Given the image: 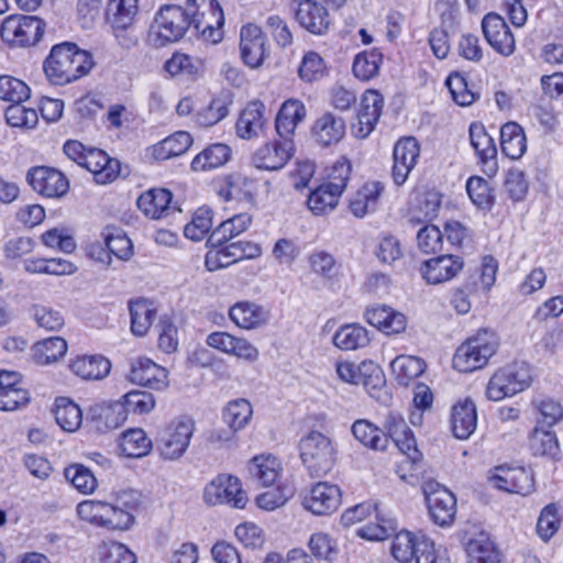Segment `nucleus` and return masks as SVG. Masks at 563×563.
Returning <instances> with one entry per match:
<instances>
[{"instance_id":"412c9836","label":"nucleus","mask_w":563,"mask_h":563,"mask_svg":"<svg viewBox=\"0 0 563 563\" xmlns=\"http://www.w3.org/2000/svg\"><path fill=\"white\" fill-rule=\"evenodd\" d=\"M341 504V490L336 485L327 482L316 484L305 496L303 507L318 516H327L338 509Z\"/></svg>"},{"instance_id":"49530a36","label":"nucleus","mask_w":563,"mask_h":563,"mask_svg":"<svg viewBox=\"0 0 563 563\" xmlns=\"http://www.w3.org/2000/svg\"><path fill=\"white\" fill-rule=\"evenodd\" d=\"M231 156L228 145L217 143L200 152L191 162V168L196 172L218 168L224 165Z\"/></svg>"},{"instance_id":"aec40b11","label":"nucleus","mask_w":563,"mask_h":563,"mask_svg":"<svg viewBox=\"0 0 563 563\" xmlns=\"http://www.w3.org/2000/svg\"><path fill=\"white\" fill-rule=\"evenodd\" d=\"M419 155L420 146L415 137H405L395 144L391 177L396 185L405 184L410 172L415 168Z\"/></svg>"},{"instance_id":"9d476101","label":"nucleus","mask_w":563,"mask_h":563,"mask_svg":"<svg viewBox=\"0 0 563 563\" xmlns=\"http://www.w3.org/2000/svg\"><path fill=\"white\" fill-rule=\"evenodd\" d=\"M26 180L34 191L47 198L63 197L69 189L67 177L53 167H32L27 172Z\"/></svg>"},{"instance_id":"c85d7f7f","label":"nucleus","mask_w":563,"mask_h":563,"mask_svg":"<svg viewBox=\"0 0 563 563\" xmlns=\"http://www.w3.org/2000/svg\"><path fill=\"white\" fill-rule=\"evenodd\" d=\"M173 195L169 190L154 188L142 194L137 199L139 209L151 219H162L176 210L172 206Z\"/></svg>"},{"instance_id":"6e6d98bb","label":"nucleus","mask_w":563,"mask_h":563,"mask_svg":"<svg viewBox=\"0 0 563 563\" xmlns=\"http://www.w3.org/2000/svg\"><path fill=\"white\" fill-rule=\"evenodd\" d=\"M253 409L246 399H235L230 401L223 412V419L232 431L243 429L251 420Z\"/></svg>"},{"instance_id":"13d9d810","label":"nucleus","mask_w":563,"mask_h":563,"mask_svg":"<svg viewBox=\"0 0 563 563\" xmlns=\"http://www.w3.org/2000/svg\"><path fill=\"white\" fill-rule=\"evenodd\" d=\"M311 271L323 279L333 280L340 275V265L332 254L314 251L308 258Z\"/></svg>"},{"instance_id":"69168bd1","label":"nucleus","mask_w":563,"mask_h":563,"mask_svg":"<svg viewBox=\"0 0 563 563\" xmlns=\"http://www.w3.org/2000/svg\"><path fill=\"white\" fill-rule=\"evenodd\" d=\"M253 181L241 174L230 175L227 178L225 198L250 202L253 199Z\"/></svg>"},{"instance_id":"4468645a","label":"nucleus","mask_w":563,"mask_h":563,"mask_svg":"<svg viewBox=\"0 0 563 563\" xmlns=\"http://www.w3.org/2000/svg\"><path fill=\"white\" fill-rule=\"evenodd\" d=\"M384 107L383 96L375 90H367L361 100L357 121L352 123L351 132L356 139L367 137L377 124Z\"/></svg>"},{"instance_id":"393cba45","label":"nucleus","mask_w":563,"mask_h":563,"mask_svg":"<svg viewBox=\"0 0 563 563\" xmlns=\"http://www.w3.org/2000/svg\"><path fill=\"white\" fill-rule=\"evenodd\" d=\"M125 420L126 408L121 401L97 404L89 410L88 421L102 433L121 427Z\"/></svg>"},{"instance_id":"f257e3e1","label":"nucleus","mask_w":563,"mask_h":563,"mask_svg":"<svg viewBox=\"0 0 563 563\" xmlns=\"http://www.w3.org/2000/svg\"><path fill=\"white\" fill-rule=\"evenodd\" d=\"M196 3L198 0H187ZM202 5L208 12L200 13L183 9L179 5H163L155 14L154 21L148 32V41L154 47H164L180 41L186 34L190 24L202 34V36L212 42L219 43L222 40V25L224 23L223 12L217 0H201Z\"/></svg>"},{"instance_id":"5fc2aeb1","label":"nucleus","mask_w":563,"mask_h":563,"mask_svg":"<svg viewBox=\"0 0 563 563\" xmlns=\"http://www.w3.org/2000/svg\"><path fill=\"white\" fill-rule=\"evenodd\" d=\"M231 100L227 95L214 97L207 107L201 108L197 114V123L201 126H211L224 119L229 113Z\"/></svg>"},{"instance_id":"7c9ffc66","label":"nucleus","mask_w":563,"mask_h":563,"mask_svg":"<svg viewBox=\"0 0 563 563\" xmlns=\"http://www.w3.org/2000/svg\"><path fill=\"white\" fill-rule=\"evenodd\" d=\"M477 426V412L475 404L465 399L452 407L451 428L456 439H468L475 431Z\"/></svg>"},{"instance_id":"8fccbe9b","label":"nucleus","mask_w":563,"mask_h":563,"mask_svg":"<svg viewBox=\"0 0 563 563\" xmlns=\"http://www.w3.org/2000/svg\"><path fill=\"white\" fill-rule=\"evenodd\" d=\"M468 563H500L499 553L484 534L471 539L466 545Z\"/></svg>"},{"instance_id":"052dcab7","label":"nucleus","mask_w":563,"mask_h":563,"mask_svg":"<svg viewBox=\"0 0 563 563\" xmlns=\"http://www.w3.org/2000/svg\"><path fill=\"white\" fill-rule=\"evenodd\" d=\"M30 97V88L29 86L12 76H0V99L12 102L20 103L27 100Z\"/></svg>"},{"instance_id":"a19ab883","label":"nucleus","mask_w":563,"mask_h":563,"mask_svg":"<svg viewBox=\"0 0 563 563\" xmlns=\"http://www.w3.org/2000/svg\"><path fill=\"white\" fill-rule=\"evenodd\" d=\"M351 432L355 440L366 448L380 451L387 448L385 432L369 420L358 419L354 421L351 427Z\"/></svg>"},{"instance_id":"0e129e2a","label":"nucleus","mask_w":563,"mask_h":563,"mask_svg":"<svg viewBox=\"0 0 563 563\" xmlns=\"http://www.w3.org/2000/svg\"><path fill=\"white\" fill-rule=\"evenodd\" d=\"M374 516L376 522L369 521L367 525L361 527L357 530V534L367 540L379 541L387 539L396 529L395 521L390 518L382 517L378 511L374 514Z\"/></svg>"},{"instance_id":"7ed1b4c3","label":"nucleus","mask_w":563,"mask_h":563,"mask_svg":"<svg viewBox=\"0 0 563 563\" xmlns=\"http://www.w3.org/2000/svg\"><path fill=\"white\" fill-rule=\"evenodd\" d=\"M300 459L311 476H323L334 466L336 450L333 441L318 431H311L299 442Z\"/></svg>"},{"instance_id":"e2e57ef3","label":"nucleus","mask_w":563,"mask_h":563,"mask_svg":"<svg viewBox=\"0 0 563 563\" xmlns=\"http://www.w3.org/2000/svg\"><path fill=\"white\" fill-rule=\"evenodd\" d=\"M559 508L556 504L547 505L540 512L537 533L543 541H549L560 528Z\"/></svg>"},{"instance_id":"4be33fe9","label":"nucleus","mask_w":563,"mask_h":563,"mask_svg":"<svg viewBox=\"0 0 563 563\" xmlns=\"http://www.w3.org/2000/svg\"><path fill=\"white\" fill-rule=\"evenodd\" d=\"M426 500L432 520L439 526L453 522L456 512V499L445 487L437 484L432 490H426Z\"/></svg>"},{"instance_id":"58836bf2","label":"nucleus","mask_w":563,"mask_h":563,"mask_svg":"<svg viewBox=\"0 0 563 563\" xmlns=\"http://www.w3.org/2000/svg\"><path fill=\"white\" fill-rule=\"evenodd\" d=\"M131 316V331L137 336L145 335L156 316V309L151 301L144 298L132 299L129 302Z\"/></svg>"},{"instance_id":"603ef678","label":"nucleus","mask_w":563,"mask_h":563,"mask_svg":"<svg viewBox=\"0 0 563 563\" xmlns=\"http://www.w3.org/2000/svg\"><path fill=\"white\" fill-rule=\"evenodd\" d=\"M422 537H424V534H415L407 530L398 532L391 545L394 558L401 563L411 562L415 554H417Z\"/></svg>"},{"instance_id":"f8f14e48","label":"nucleus","mask_w":563,"mask_h":563,"mask_svg":"<svg viewBox=\"0 0 563 563\" xmlns=\"http://www.w3.org/2000/svg\"><path fill=\"white\" fill-rule=\"evenodd\" d=\"M482 31L485 40L498 54L510 56L516 51V40L503 16L487 13L482 20Z\"/></svg>"},{"instance_id":"e433bc0d","label":"nucleus","mask_w":563,"mask_h":563,"mask_svg":"<svg viewBox=\"0 0 563 563\" xmlns=\"http://www.w3.org/2000/svg\"><path fill=\"white\" fill-rule=\"evenodd\" d=\"M252 217L249 213H239L222 221L210 234L208 243L212 246H222L236 235L243 233L251 225Z\"/></svg>"},{"instance_id":"473e14b6","label":"nucleus","mask_w":563,"mask_h":563,"mask_svg":"<svg viewBox=\"0 0 563 563\" xmlns=\"http://www.w3.org/2000/svg\"><path fill=\"white\" fill-rule=\"evenodd\" d=\"M104 244L108 251L101 246L92 247L91 250V255L97 261L109 263L110 253L122 261H128L133 255V244L121 231L117 230L104 234Z\"/></svg>"},{"instance_id":"6ab92c4d","label":"nucleus","mask_w":563,"mask_h":563,"mask_svg":"<svg viewBox=\"0 0 563 563\" xmlns=\"http://www.w3.org/2000/svg\"><path fill=\"white\" fill-rule=\"evenodd\" d=\"M295 18L297 22L308 32L321 35L327 32L331 24L328 10L316 0H292Z\"/></svg>"},{"instance_id":"338daca9","label":"nucleus","mask_w":563,"mask_h":563,"mask_svg":"<svg viewBox=\"0 0 563 563\" xmlns=\"http://www.w3.org/2000/svg\"><path fill=\"white\" fill-rule=\"evenodd\" d=\"M466 190L472 202L479 209H490L493 206V195L488 183L477 176L468 178Z\"/></svg>"},{"instance_id":"3c124183","label":"nucleus","mask_w":563,"mask_h":563,"mask_svg":"<svg viewBox=\"0 0 563 563\" xmlns=\"http://www.w3.org/2000/svg\"><path fill=\"white\" fill-rule=\"evenodd\" d=\"M340 197L338 192L323 183L310 192L307 205L313 214L323 216L335 209Z\"/></svg>"},{"instance_id":"bf43d9fd","label":"nucleus","mask_w":563,"mask_h":563,"mask_svg":"<svg viewBox=\"0 0 563 563\" xmlns=\"http://www.w3.org/2000/svg\"><path fill=\"white\" fill-rule=\"evenodd\" d=\"M65 478L82 494H91L97 487V479L91 471L81 464H73L65 468Z\"/></svg>"},{"instance_id":"9b49d317","label":"nucleus","mask_w":563,"mask_h":563,"mask_svg":"<svg viewBox=\"0 0 563 563\" xmlns=\"http://www.w3.org/2000/svg\"><path fill=\"white\" fill-rule=\"evenodd\" d=\"M137 12L139 0H109L106 20L121 45L131 42L125 33L133 25Z\"/></svg>"},{"instance_id":"39448f33","label":"nucleus","mask_w":563,"mask_h":563,"mask_svg":"<svg viewBox=\"0 0 563 563\" xmlns=\"http://www.w3.org/2000/svg\"><path fill=\"white\" fill-rule=\"evenodd\" d=\"M531 382V368L527 363L508 364L496 371L490 377L486 396L493 401H499L527 389Z\"/></svg>"},{"instance_id":"864d4df0","label":"nucleus","mask_w":563,"mask_h":563,"mask_svg":"<svg viewBox=\"0 0 563 563\" xmlns=\"http://www.w3.org/2000/svg\"><path fill=\"white\" fill-rule=\"evenodd\" d=\"M470 141L477 156L483 163L493 161L497 155V148L493 137L481 124L472 123L468 129Z\"/></svg>"},{"instance_id":"c756f323","label":"nucleus","mask_w":563,"mask_h":563,"mask_svg":"<svg viewBox=\"0 0 563 563\" xmlns=\"http://www.w3.org/2000/svg\"><path fill=\"white\" fill-rule=\"evenodd\" d=\"M312 134L324 147L338 144L345 135V121L341 117L325 112L314 121Z\"/></svg>"},{"instance_id":"09e8293b","label":"nucleus","mask_w":563,"mask_h":563,"mask_svg":"<svg viewBox=\"0 0 563 563\" xmlns=\"http://www.w3.org/2000/svg\"><path fill=\"white\" fill-rule=\"evenodd\" d=\"M383 62V54L378 49L358 53L353 62L352 70L356 78L367 81L378 75Z\"/></svg>"},{"instance_id":"ddd939ff","label":"nucleus","mask_w":563,"mask_h":563,"mask_svg":"<svg viewBox=\"0 0 563 563\" xmlns=\"http://www.w3.org/2000/svg\"><path fill=\"white\" fill-rule=\"evenodd\" d=\"M464 267L462 257L453 254L439 255L421 263L419 272L429 285H440L452 280Z\"/></svg>"},{"instance_id":"f03ea898","label":"nucleus","mask_w":563,"mask_h":563,"mask_svg":"<svg viewBox=\"0 0 563 563\" xmlns=\"http://www.w3.org/2000/svg\"><path fill=\"white\" fill-rule=\"evenodd\" d=\"M93 66L91 55L74 43L53 46L44 62V71L55 85H65L88 74Z\"/></svg>"},{"instance_id":"a18cd8bd","label":"nucleus","mask_w":563,"mask_h":563,"mask_svg":"<svg viewBox=\"0 0 563 563\" xmlns=\"http://www.w3.org/2000/svg\"><path fill=\"white\" fill-rule=\"evenodd\" d=\"M152 448V440L142 429H130L121 435L120 450L126 457H143L151 452Z\"/></svg>"},{"instance_id":"6e6552de","label":"nucleus","mask_w":563,"mask_h":563,"mask_svg":"<svg viewBox=\"0 0 563 563\" xmlns=\"http://www.w3.org/2000/svg\"><path fill=\"white\" fill-rule=\"evenodd\" d=\"M339 378L345 383L362 384L372 397L384 386L385 378L382 368L373 361L355 364L350 361L338 362L335 366Z\"/></svg>"},{"instance_id":"de8ad7c7","label":"nucleus","mask_w":563,"mask_h":563,"mask_svg":"<svg viewBox=\"0 0 563 563\" xmlns=\"http://www.w3.org/2000/svg\"><path fill=\"white\" fill-rule=\"evenodd\" d=\"M54 415L58 426L67 432H75L82 423L81 409L65 397L56 399Z\"/></svg>"},{"instance_id":"f3484780","label":"nucleus","mask_w":563,"mask_h":563,"mask_svg":"<svg viewBox=\"0 0 563 563\" xmlns=\"http://www.w3.org/2000/svg\"><path fill=\"white\" fill-rule=\"evenodd\" d=\"M129 378L132 383L154 390H164L168 386V372L147 357H137L131 362Z\"/></svg>"},{"instance_id":"79ce46f5","label":"nucleus","mask_w":563,"mask_h":563,"mask_svg":"<svg viewBox=\"0 0 563 563\" xmlns=\"http://www.w3.org/2000/svg\"><path fill=\"white\" fill-rule=\"evenodd\" d=\"M189 133L178 131L153 146V156L157 161H166L184 154L191 145Z\"/></svg>"},{"instance_id":"c03bdc74","label":"nucleus","mask_w":563,"mask_h":563,"mask_svg":"<svg viewBox=\"0 0 563 563\" xmlns=\"http://www.w3.org/2000/svg\"><path fill=\"white\" fill-rule=\"evenodd\" d=\"M390 367L398 384L407 386L424 372L426 364L419 357L399 355L391 361Z\"/></svg>"},{"instance_id":"4c0bfd02","label":"nucleus","mask_w":563,"mask_h":563,"mask_svg":"<svg viewBox=\"0 0 563 563\" xmlns=\"http://www.w3.org/2000/svg\"><path fill=\"white\" fill-rule=\"evenodd\" d=\"M68 344L60 336H51L33 344L32 357L37 365H48L65 356Z\"/></svg>"},{"instance_id":"37998d69","label":"nucleus","mask_w":563,"mask_h":563,"mask_svg":"<svg viewBox=\"0 0 563 563\" xmlns=\"http://www.w3.org/2000/svg\"><path fill=\"white\" fill-rule=\"evenodd\" d=\"M369 341L368 331L358 324L342 325L333 336L334 345L344 351L365 347Z\"/></svg>"},{"instance_id":"a211bd4d","label":"nucleus","mask_w":563,"mask_h":563,"mask_svg":"<svg viewBox=\"0 0 563 563\" xmlns=\"http://www.w3.org/2000/svg\"><path fill=\"white\" fill-rule=\"evenodd\" d=\"M294 152V141L280 139L261 146L253 155V163L258 169L278 170L287 164Z\"/></svg>"},{"instance_id":"ea45409f","label":"nucleus","mask_w":563,"mask_h":563,"mask_svg":"<svg viewBox=\"0 0 563 563\" xmlns=\"http://www.w3.org/2000/svg\"><path fill=\"white\" fill-rule=\"evenodd\" d=\"M500 146L506 156L511 159L520 158L527 150L522 128L515 122L504 124L500 129Z\"/></svg>"},{"instance_id":"4d7b16f0","label":"nucleus","mask_w":563,"mask_h":563,"mask_svg":"<svg viewBox=\"0 0 563 563\" xmlns=\"http://www.w3.org/2000/svg\"><path fill=\"white\" fill-rule=\"evenodd\" d=\"M529 445L534 455L555 457L560 451L555 433L539 427L532 431Z\"/></svg>"},{"instance_id":"680f3d73","label":"nucleus","mask_w":563,"mask_h":563,"mask_svg":"<svg viewBox=\"0 0 563 563\" xmlns=\"http://www.w3.org/2000/svg\"><path fill=\"white\" fill-rule=\"evenodd\" d=\"M351 174L352 164L346 157L342 156L331 166L324 184L342 196L351 178Z\"/></svg>"},{"instance_id":"774afa93","label":"nucleus","mask_w":563,"mask_h":563,"mask_svg":"<svg viewBox=\"0 0 563 563\" xmlns=\"http://www.w3.org/2000/svg\"><path fill=\"white\" fill-rule=\"evenodd\" d=\"M298 74L303 81H317L325 75V63L318 53L308 52L302 57Z\"/></svg>"},{"instance_id":"a878e982","label":"nucleus","mask_w":563,"mask_h":563,"mask_svg":"<svg viewBox=\"0 0 563 563\" xmlns=\"http://www.w3.org/2000/svg\"><path fill=\"white\" fill-rule=\"evenodd\" d=\"M82 167L90 172L95 181L100 185L112 183L120 174V162L110 158L106 152L99 148H88Z\"/></svg>"},{"instance_id":"20e7f679","label":"nucleus","mask_w":563,"mask_h":563,"mask_svg":"<svg viewBox=\"0 0 563 563\" xmlns=\"http://www.w3.org/2000/svg\"><path fill=\"white\" fill-rule=\"evenodd\" d=\"M497 346L498 340L493 331H478L457 347L453 356V367L463 373L479 369L495 354Z\"/></svg>"},{"instance_id":"1a4fd4ad","label":"nucleus","mask_w":563,"mask_h":563,"mask_svg":"<svg viewBox=\"0 0 563 563\" xmlns=\"http://www.w3.org/2000/svg\"><path fill=\"white\" fill-rule=\"evenodd\" d=\"M203 500L210 506L228 504L234 508H244L247 497L238 477L221 474L206 485Z\"/></svg>"},{"instance_id":"5701e85b","label":"nucleus","mask_w":563,"mask_h":563,"mask_svg":"<svg viewBox=\"0 0 563 563\" xmlns=\"http://www.w3.org/2000/svg\"><path fill=\"white\" fill-rule=\"evenodd\" d=\"M498 473L489 478L497 489L512 494L528 495L533 490V476L525 467L497 468Z\"/></svg>"},{"instance_id":"bb28decb","label":"nucleus","mask_w":563,"mask_h":563,"mask_svg":"<svg viewBox=\"0 0 563 563\" xmlns=\"http://www.w3.org/2000/svg\"><path fill=\"white\" fill-rule=\"evenodd\" d=\"M229 317L240 329L254 330L265 325L269 321L271 314L261 305L241 301L230 308Z\"/></svg>"},{"instance_id":"72a5a7b5","label":"nucleus","mask_w":563,"mask_h":563,"mask_svg":"<svg viewBox=\"0 0 563 563\" xmlns=\"http://www.w3.org/2000/svg\"><path fill=\"white\" fill-rule=\"evenodd\" d=\"M69 368L82 379H102L109 374L111 364L101 355H82L71 360Z\"/></svg>"},{"instance_id":"cd10ccee","label":"nucleus","mask_w":563,"mask_h":563,"mask_svg":"<svg viewBox=\"0 0 563 563\" xmlns=\"http://www.w3.org/2000/svg\"><path fill=\"white\" fill-rule=\"evenodd\" d=\"M365 318L371 325L386 334L401 333L407 327L405 314L385 305L367 308Z\"/></svg>"},{"instance_id":"dca6fc26","label":"nucleus","mask_w":563,"mask_h":563,"mask_svg":"<svg viewBox=\"0 0 563 563\" xmlns=\"http://www.w3.org/2000/svg\"><path fill=\"white\" fill-rule=\"evenodd\" d=\"M386 438H390L401 453L416 462L420 457L417 442L412 431L407 426L404 417L396 411H389L384 421Z\"/></svg>"},{"instance_id":"c9c22d12","label":"nucleus","mask_w":563,"mask_h":563,"mask_svg":"<svg viewBox=\"0 0 563 563\" xmlns=\"http://www.w3.org/2000/svg\"><path fill=\"white\" fill-rule=\"evenodd\" d=\"M383 189L384 187L378 181L366 183L356 191L350 201L352 213L357 218H363L367 213L374 212L377 208Z\"/></svg>"},{"instance_id":"f704fd0d","label":"nucleus","mask_w":563,"mask_h":563,"mask_svg":"<svg viewBox=\"0 0 563 563\" xmlns=\"http://www.w3.org/2000/svg\"><path fill=\"white\" fill-rule=\"evenodd\" d=\"M247 470L252 479L262 486H271L280 476L282 463L273 455H258L250 461Z\"/></svg>"},{"instance_id":"2eb2a0df","label":"nucleus","mask_w":563,"mask_h":563,"mask_svg":"<svg viewBox=\"0 0 563 563\" xmlns=\"http://www.w3.org/2000/svg\"><path fill=\"white\" fill-rule=\"evenodd\" d=\"M241 58L251 68L260 67L267 55V42L262 29L255 24L242 26L240 32Z\"/></svg>"},{"instance_id":"2f4dec72","label":"nucleus","mask_w":563,"mask_h":563,"mask_svg":"<svg viewBox=\"0 0 563 563\" xmlns=\"http://www.w3.org/2000/svg\"><path fill=\"white\" fill-rule=\"evenodd\" d=\"M306 118L305 104L296 99H289L280 107L275 128L280 139L292 140L297 125Z\"/></svg>"},{"instance_id":"423d86ee","label":"nucleus","mask_w":563,"mask_h":563,"mask_svg":"<svg viewBox=\"0 0 563 563\" xmlns=\"http://www.w3.org/2000/svg\"><path fill=\"white\" fill-rule=\"evenodd\" d=\"M195 429V421L188 416H181L170 422L157 441L161 457L170 462L180 460L187 452Z\"/></svg>"},{"instance_id":"b1692460","label":"nucleus","mask_w":563,"mask_h":563,"mask_svg":"<svg viewBox=\"0 0 563 563\" xmlns=\"http://www.w3.org/2000/svg\"><path fill=\"white\" fill-rule=\"evenodd\" d=\"M266 108L261 101H252L241 111L235 124L236 134L243 140L261 136L267 125Z\"/></svg>"},{"instance_id":"0eeeda50","label":"nucleus","mask_w":563,"mask_h":563,"mask_svg":"<svg viewBox=\"0 0 563 563\" xmlns=\"http://www.w3.org/2000/svg\"><path fill=\"white\" fill-rule=\"evenodd\" d=\"M44 27L45 23L37 16L10 15L2 22L0 34L11 45L30 46L41 40Z\"/></svg>"}]
</instances>
